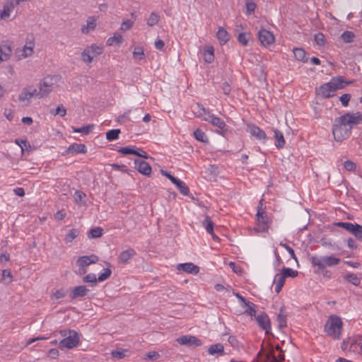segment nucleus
Returning <instances> with one entry per match:
<instances>
[{
    "label": "nucleus",
    "mask_w": 362,
    "mask_h": 362,
    "mask_svg": "<svg viewBox=\"0 0 362 362\" xmlns=\"http://www.w3.org/2000/svg\"><path fill=\"white\" fill-rule=\"evenodd\" d=\"M351 81H345L342 76L333 78L331 81L321 85L319 88H316L315 93L317 95L321 96L323 98H329L335 95L337 90L344 88V83L350 84Z\"/></svg>",
    "instance_id": "1"
},
{
    "label": "nucleus",
    "mask_w": 362,
    "mask_h": 362,
    "mask_svg": "<svg viewBox=\"0 0 362 362\" xmlns=\"http://www.w3.org/2000/svg\"><path fill=\"white\" fill-rule=\"evenodd\" d=\"M344 117L335 118L332 125V134L337 142H342L347 139L351 134V127L348 126L344 121Z\"/></svg>",
    "instance_id": "2"
},
{
    "label": "nucleus",
    "mask_w": 362,
    "mask_h": 362,
    "mask_svg": "<svg viewBox=\"0 0 362 362\" xmlns=\"http://www.w3.org/2000/svg\"><path fill=\"white\" fill-rule=\"evenodd\" d=\"M343 322L341 319L335 315L329 317L324 327V331L327 336L333 339H339L341 335Z\"/></svg>",
    "instance_id": "3"
},
{
    "label": "nucleus",
    "mask_w": 362,
    "mask_h": 362,
    "mask_svg": "<svg viewBox=\"0 0 362 362\" xmlns=\"http://www.w3.org/2000/svg\"><path fill=\"white\" fill-rule=\"evenodd\" d=\"M193 111L197 117H202L203 115H208V117H204L202 119L210 122L213 126L217 127L221 130L226 129V124L225 122L214 115H211L201 104L197 103L194 107Z\"/></svg>",
    "instance_id": "4"
},
{
    "label": "nucleus",
    "mask_w": 362,
    "mask_h": 362,
    "mask_svg": "<svg viewBox=\"0 0 362 362\" xmlns=\"http://www.w3.org/2000/svg\"><path fill=\"white\" fill-rule=\"evenodd\" d=\"M60 334L64 338L59 343V347L61 349H71L77 346L80 341L79 334L77 332L72 329H65L60 332Z\"/></svg>",
    "instance_id": "5"
},
{
    "label": "nucleus",
    "mask_w": 362,
    "mask_h": 362,
    "mask_svg": "<svg viewBox=\"0 0 362 362\" xmlns=\"http://www.w3.org/2000/svg\"><path fill=\"white\" fill-rule=\"evenodd\" d=\"M257 226L255 228L257 232L265 233L267 231L270 225V219L266 214L263 208V199H260L257 207V213L256 214Z\"/></svg>",
    "instance_id": "6"
},
{
    "label": "nucleus",
    "mask_w": 362,
    "mask_h": 362,
    "mask_svg": "<svg viewBox=\"0 0 362 362\" xmlns=\"http://www.w3.org/2000/svg\"><path fill=\"white\" fill-rule=\"evenodd\" d=\"M340 259L332 256H325L322 257H312L311 263L317 266L319 269H324L326 267H332L340 262Z\"/></svg>",
    "instance_id": "7"
},
{
    "label": "nucleus",
    "mask_w": 362,
    "mask_h": 362,
    "mask_svg": "<svg viewBox=\"0 0 362 362\" xmlns=\"http://www.w3.org/2000/svg\"><path fill=\"white\" fill-rule=\"evenodd\" d=\"M56 83V76H47L45 77L41 80L39 84V89H40V94L41 95H45V97L47 96V95L53 90Z\"/></svg>",
    "instance_id": "8"
},
{
    "label": "nucleus",
    "mask_w": 362,
    "mask_h": 362,
    "mask_svg": "<svg viewBox=\"0 0 362 362\" xmlns=\"http://www.w3.org/2000/svg\"><path fill=\"white\" fill-rule=\"evenodd\" d=\"M176 341L181 345L187 346H200L202 342L197 337L192 335H184L178 337Z\"/></svg>",
    "instance_id": "9"
},
{
    "label": "nucleus",
    "mask_w": 362,
    "mask_h": 362,
    "mask_svg": "<svg viewBox=\"0 0 362 362\" xmlns=\"http://www.w3.org/2000/svg\"><path fill=\"white\" fill-rule=\"evenodd\" d=\"M13 52V42L5 41L0 45V61H7Z\"/></svg>",
    "instance_id": "10"
},
{
    "label": "nucleus",
    "mask_w": 362,
    "mask_h": 362,
    "mask_svg": "<svg viewBox=\"0 0 362 362\" xmlns=\"http://www.w3.org/2000/svg\"><path fill=\"white\" fill-rule=\"evenodd\" d=\"M341 117H344V121L348 126L353 127V125L362 123V113L357 112L356 113L347 112Z\"/></svg>",
    "instance_id": "11"
},
{
    "label": "nucleus",
    "mask_w": 362,
    "mask_h": 362,
    "mask_svg": "<svg viewBox=\"0 0 362 362\" xmlns=\"http://www.w3.org/2000/svg\"><path fill=\"white\" fill-rule=\"evenodd\" d=\"M258 38L264 46L270 45L274 42V35L265 29H262L258 32Z\"/></svg>",
    "instance_id": "12"
},
{
    "label": "nucleus",
    "mask_w": 362,
    "mask_h": 362,
    "mask_svg": "<svg viewBox=\"0 0 362 362\" xmlns=\"http://www.w3.org/2000/svg\"><path fill=\"white\" fill-rule=\"evenodd\" d=\"M255 317L259 326L265 330L266 334H269L271 330V325L268 315L265 313H262Z\"/></svg>",
    "instance_id": "13"
},
{
    "label": "nucleus",
    "mask_w": 362,
    "mask_h": 362,
    "mask_svg": "<svg viewBox=\"0 0 362 362\" xmlns=\"http://www.w3.org/2000/svg\"><path fill=\"white\" fill-rule=\"evenodd\" d=\"M247 131L250 134L259 140H265L267 139L266 133L255 124L247 125Z\"/></svg>",
    "instance_id": "14"
},
{
    "label": "nucleus",
    "mask_w": 362,
    "mask_h": 362,
    "mask_svg": "<svg viewBox=\"0 0 362 362\" xmlns=\"http://www.w3.org/2000/svg\"><path fill=\"white\" fill-rule=\"evenodd\" d=\"M98 261V257L95 255H91L90 256L80 257L77 259L76 264L79 267H87L91 264L96 263Z\"/></svg>",
    "instance_id": "15"
},
{
    "label": "nucleus",
    "mask_w": 362,
    "mask_h": 362,
    "mask_svg": "<svg viewBox=\"0 0 362 362\" xmlns=\"http://www.w3.org/2000/svg\"><path fill=\"white\" fill-rule=\"evenodd\" d=\"M135 168L141 174L144 175H150L151 173V165L144 160H135Z\"/></svg>",
    "instance_id": "16"
},
{
    "label": "nucleus",
    "mask_w": 362,
    "mask_h": 362,
    "mask_svg": "<svg viewBox=\"0 0 362 362\" xmlns=\"http://www.w3.org/2000/svg\"><path fill=\"white\" fill-rule=\"evenodd\" d=\"M177 269L178 270H182L186 273L197 274L199 272V268L198 266L194 264L193 263H183L179 264L177 266Z\"/></svg>",
    "instance_id": "17"
},
{
    "label": "nucleus",
    "mask_w": 362,
    "mask_h": 362,
    "mask_svg": "<svg viewBox=\"0 0 362 362\" xmlns=\"http://www.w3.org/2000/svg\"><path fill=\"white\" fill-rule=\"evenodd\" d=\"M134 255H136V252L134 249L129 248L124 250L117 257L118 262L122 264H127L128 260Z\"/></svg>",
    "instance_id": "18"
},
{
    "label": "nucleus",
    "mask_w": 362,
    "mask_h": 362,
    "mask_svg": "<svg viewBox=\"0 0 362 362\" xmlns=\"http://www.w3.org/2000/svg\"><path fill=\"white\" fill-rule=\"evenodd\" d=\"M88 292V289L85 286H78L74 287L71 293L70 297L71 299H75L78 297L85 296Z\"/></svg>",
    "instance_id": "19"
},
{
    "label": "nucleus",
    "mask_w": 362,
    "mask_h": 362,
    "mask_svg": "<svg viewBox=\"0 0 362 362\" xmlns=\"http://www.w3.org/2000/svg\"><path fill=\"white\" fill-rule=\"evenodd\" d=\"M16 6L11 2L6 3L2 11H0V20L8 18L11 12L14 9Z\"/></svg>",
    "instance_id": "20"
},
{
    "label": "nucleus",
    "mask_w": 362,
    "mask_h": 362,
    "mask_svg": "<svg viewBox=\"0 0 362 362\" xmlns=\"http://www.w3.org/2000/svg\"><path fill=\"white\" fill-rule=\"evenodd\" d=\"M216 36L220 42L223 44L226 43L230 39V35L226 30L222 27L218 28Z\"/></svg>",
    "instance_id": "21"
},
{
    "label": "nucleus",
    "mask_w": 362,
    "mask_h": 362,
    "mask_svg": "<svg viewBox=\"0 0 362 362\" xmlns=\"http://www.w3.org/2000/svg\"><path fill=\"white\" fill-rule=\"evenodd\" d=\"M293 52L294 54L295 58L298 60L303 62H307L308 60V58L306 56V52L304 49L301 48H294L293 49Z\"/></svg>",
    "instance_id": "22"
},
{
    "label": "nucleus",
    "mask_w": 362,
    "mask_h": 362,
    "mask_svg": "<svg viewBox=\"0 0 362 362\" xmlns=\"http://www.w3.org/2000/svg\"><path fill=\"white\" fill-rule=\"evenodd\" d=\"M274 137L276 139L275 145L278 148H281L285 145V139L283 134L278 129H274Z\"/></svg>",
    "instance_id": "23"
},
{
    "label": "nucleus",
    "mask_w": 362,
    "mask_h": 362,
    "mask_svg": "<svg viewBox=\"0 0 362 362\" xmlns=\"http://www.w3.org/2000/svg\"><path fill=\"white\" fill-rule=\"evenodd\" d=\"M265 358V362H282L284 361V355L283 354H281L278 357H276L273 350H272L270 353L266 354Z\"/></svg>",
    "instance_id": "24"
},
{
    "label": "nucleus",
    "mask_w": 362,
    "mask_h": 362,
    "mask_svg": "<svg viewBox=\"0 0 362 362\" xmlns=\"http://www.w3.org/2000/svg\"><path fill=\"white\" fill-rule=\"evenodd\" d=\"M285 280H286V278L281 274H277L276 276H275V280H274V282L276 283V286H275V291L279 293L284 284H285Z\"/></svg>",
    "instance_id": "25"
},
{
    "label": "nucleus",
    "mask_w": 362,
    "mask_h": 362,
    "mask_svg": "<svg viewBox=\"0 0 362 362\" xmlns=\"http://www.w3.org/2000/svg\"><path fill=\"white\" fill-rule=\"evenodd\" d=\"M208 352L211 355H214L215 354H219L222 355L224 354V347L220 343L213 344L209 346Z\"/></svg>",
    "instance_id": "26"
},
{
    "label": "nucleus",
    "mask_w": 362,
    "mask_h": 362,
    "mask_svg": "<svg viewBox=\"0 0 362 362\" xmlns=\"http://www.w3.org/2000/svg\"><path fill=\"white\" fill-rule=\"evenodd\" d=\"M277 322L279 323V327L280 329H283L287 326L286 315L284 313V307H281L280 309L279 314L277 316Z\"/></svg>",
    "instance_id": "27"
},
{
    "label": "nucleus",
    "mask_w": 362,
    "mask_h": 362,
    "mask_svg": "<svg viewBox=\"0 0 362 362\" xmlns=\"http://www.w3.org/2000/svg\"><path fill=\"white\" fill-rule=\"evenodd\" d=\"M96 26L95 20L93 17H89L87 21V25H84L81 28L83 33H88L90 30H94Z\"/></svg>",
    "instance_id": "28"
},
{
    "label": "nucleus",
    "mask_w": 362,
    "mask_h": 362,
    "mask_svg": "<svg viewBox=\"0 0 362 362\" xmlns=\"http://www.w3.org/2000/svg\"><path fill=\"white\" fill-rule=\"evenodd\" d=\"M180 190V193L183 195H188L189 193V189L187 185L182 180L177 179L174 183Z\"/></svg>",
    "instance_id": "29"
},
{
    "label": "nucleus",
    "mask_w": 362,
    "mask_h": 362,
    "mask_svg": "<svg viewBox=\"0 0 362 362\" xmlns=\"http://www.w3.org/2000/svg\"><path fill=\"white\" fill-rule=\"evenodd\" d=\"M103 229L100 227H94L91 228L88 233V237L89 238H98L103 235Z\"/></svg>",
    "instance_id": "30"
},
{
    "label": "nucleus",
    "mask_w": 362,
    "mask_h": 362,
    "mask_svg": "<svg viewBox=\"0 0 362 362\" xmlns=\"http://www.w3.org/2000/svg\"><path fill=\"white\" fill-rule=\"evenodd\" d=\"M68 151L78 153H84L86 151V147L84 144H73L69 147Z\"/></svg>",
    "instance_id": "31"
},
{
    "label": "nucleus",
    "mask_w": 362,
    "mask_h": 362,
    "mask_svg": "<svg viewBox=\"0 0 362 362\" xmlns=\"http://www.w3.org/2000/svg\"><path fill=\"white\" fill-rule=\"evenodd\" d=\"M214 49L213 47H206L204 49V61L207 63H211L214 59Z\"/></svg>",
    "instance_id": "32"
},
{
    "label": "nucleus",
    "mask_w": 362,
    "mask_h": 362,
    "mask_svg": "<svg viewBox=\"0 0 362 362\" xmlns=\"http://www.w3.org/2000/svg\"><path fill=\"white\" fill-rule=\"evenodd\" d=\"M32 98V95L30 93V90L27 88H24L22 90L21 93L18 96V100L20 102H25L27 100V105L30 103V100Z\"/></svg>",
    "instance_id": "33"
},
{
    "label": "nucleus",
    "mask_w": 362,
    "mask_h": 362,
    "mask_svg": "<svg viewBox=\"0 0 362 362\" xmlns=\"http://www.w3.org/2000/svg\"><path fill=\"white\" fill-rule=\"evenodd\" d=\"M122 36L120 34L115 33L113 37H110L107 40V45L112 46L114 44L120 45L122 42Z\"/></svg>",
    "instance_id": "34"
},
{
    "label": "nucleus",
    "mask_w": 362,
    "mask_h": 362,
    "mask_svg": "<svg viewBox=\"0 0 362 362\" xmlns=\"http://www.w3.org/2000/svg\"><path fill=\"white\" fill-rule=\"evenodd\" d=\"M88 49L91 53V56H93V58L101 54L103 52V47L98 46L96 45H92L91 46L88 47Z\"/></svg>",
    "instance_id": "35"
},
{
    "label": "nucleus",
    "mask_w": 362,
    "mask_h": 362,
    "mask_svg": "<svg viewBox=\"0 0 362 362\" xmlns=\"http://www.w3.org/2000/svg\"><path fill=\"white\" fill-rule=\"evenodd\" d=\"M81 59L83 62L86 64H90L93 60V56H91V53L90 52L88 47H86L82 52H81Z\"/></svg>",
    "instance_id": "36"
},
{
    "label": "nucleus",
    "mask_w": 362,
    "mask_h": 362,
    "mask_svg": "<svg viewBox=\"0 0 362 362\" xmlns=\"http://www.w3.org/2000/svg\"><path fill=\"white\" fill-rule=\"evenodd\" d=\"M120 132L119 129H111L106 133V139L110 141L116 140L118 139Z\"/></svg>",
    "instance_id": "37"
},
{
    "label": "nucleus",
    "mask_w": 362,
    "mask_h": 362,
    "mask_svg": "<svg viewBox=\"0 0 362 362\" xmlns=\"http://www.w3.org/2000/svg\"><path fill=\"white\" fill-rule=\"evenodd\" d=\"M214 225V223L211 221V218L209 216H206L204 221H203V226L209 233H213Z\"/></svg>",
    "instance_id": "38"
},
{
    "label": "nucleus",
    "mask_w": 362,
    "mask_h": 362,
    "mask_svg": "<svg viewBox=\"0 0 362 362\" xmlns=\"http://www.w3.org/2000/svg\"><path fill=\"white\" fill-rule=\"evenodd\" d=\"M281 274L285 277H291L294 278L298 276V272L296 270H293L291 268L284 267L281 270Z\"/></svg>",
    "instance_id": "39"
},
{
    "label": "nucleus",
    "mask_w": 362,
    "mask_h": 362,
    "mask_svg": "<svg viewBox=\"0 0 362 362\" xmlns=\"http://www.w3.org/2000/svg\"><path fill=\"white\" fill-rule=\"evenodd\" d=\"M250 39V34L249 33H241L238 35V42L243 46L247 45Z\"/></svg>",
    "instance_id": "40"
},
{
    "label": "nucleus",
    "mask_w": 362,
    "mask_h": 362,
    "mask_svg": "<svg viewBox=\"0 0 362 362\" xmlns=\"http://www.w3.org/2000/svg\"><path fill=\"white\" fill-rule=\"evenodd\" d=\"M344 279L354 286H358L361 283L360 279L354 274H349L344 276Z\"/></svg>",
    "instance_id": "41"
},
{
    "label": "nucleus",
    "mask_w": 362,
    "mask_h": 362,
    "mask_svg": "<svg viewBox=\"0 0 362 362\" xmlns=\"http://www.w3.org/2000/svg\"><path fill=\"white\" fill-rule=\"evenodd\" d=\"M93 127V125L90 124V125L83 126L80 128H76V127H72V129H73L74 132L82 133V134L86 135L90 132Z\"/></svg>",
    "instance_id": "42"
},
{
    "label": "nucleus",
    "mask_w": 362,
    "mask_h": 362,
    "mask_svg": "<svg viewBox=\"0 0 362 362\" xmlns=\"http://www.w3.org/2000/svg\"><path fill=\"white\" fill-rule=\"evenodd\" d=\"M159 20L160 16L157 13L153 12L147 19L146 23L148 26H153L158 23Z\"/></svg>",
    "instance_id": "43"
},
{
    "label": "nucleus",
    "mask_w": 362,
    "mask_h": 362,
    "mask_svg": "<svg viewBox=\"0 0 362 362\" xmlns=\"http://www.w3.org/2000/svg\"><path fill=\"white\" fill-rule=\"evenodd\" d=\"M359 241L362 242V226L356 223L351 232Z\"/></svg>",
    "instance_id": "44"
},
{
    "label": "nucleus",
    "mask_w": 362,
    "mask_h": 362,
    "mask_svg": "<svg viewBox=\"0 0 362 362\" xmlns=\"http://www.w3.org/2000/svg\"><path fill=\"white\" fill-rule=\"evenodd\" d=\"M194 136L195 139L199 141H202V142H207L208 141V139L206 138L205 133L199 129H197L194 132Z\"/></svg>",
    "instance_id": "45"
},
{
    "label": "nucleus",
    "mask_w": 362,
    "mask_h": 362,
    "mask_svg": "<svg viewBox=\"0 0 362 362\" xmlns=\"http://www.w3.org/2000/svg\"><path fill=\"white\" fill-rule=\"evenodd\" d=\"M83 281L84 283H90L92 286L96 285L98 282V279H96V276L94 274H88L86 276H83Z\"/></svg>",
    "instance_id": "46"
},
{
    "label": "nucleus",
    "mask_w": 362,
    "mask_h": 362,
    "mask_svg": "<svg viewBox=\"0 0 362 362\" xmlns=\"http://www.w3.org/2000/svg\"><path fill=\"white\" fill-rule=\"evenodd\" d=\"M341 37L344 42L349 43L354 40L355 35L351 31H344L341 34Z\"/></svg>",
    "instance_id": "47"
},
{
    "label": "nucleus",
    "mask_w": 362,
    "mask_h": 362,
    "mask_svg": "<svg viewBox=\"0 0 362 362\" xmlns=\"http://www.w3.org/2000/svg\"><path fill=\"white\" fill-rule=\"evenodd\" d=\"M78 235V232L76 229L74 228L69 230V232L66 235L64 240L66 243H71L74 239H75Z\"/></svg>",
    "instance_id": "48"
},
{
    "label": "nucleus",
    "mask_w": 362,
    "mask_h": 362,
    "mask_svg": "<svg viewBox=\"0 0 362 362\" xmlns=\"http://www.w3.org/2000/svg\"><path fill=\"white\" fill-rule=\"evenodd\" d=\"M245 307H247V309L245 310V313L247 315H250L251 317H252V316L255 317V315H256L255 307H256V305L253 303L249 301L248 305H245Z\"/></svg>",
    "instance_id": "49"
},
{
    "label": "nucleus",
    "mask_w": 362,
    "mask_h": 362,
    "mask_svg": "<svg viewBox=\"0 0 362 362\" xmlns=\"http://www.w3.org/2000/svg\"><path fill=\"white\" fill-rule=\"evenodd\" d=\"M133 57L135 59H142L144 57V49L141 47H136L133 52Z\"/></svg>",
    "instance_id": "50"
},
{
    "label": "nucleus",
    "mask_w": 362,
    "mask_h": 362,
    "mask_svg": "<svg viewBox=\"0 0 362 362\" xmlns=\"http://www.w3.org/2000/svg\"><path fill=\"white\" fill-rule=\"evenodd\" d=\"M314 40H315V42L317 43V45H318L320 46H323L325 44V37L321 33H318L315 34L314 36Z\"/></svg>",
    "instance_id": "51"
},
{
    "label": "nucleus",
    "mask_w": 362,
    "mask_h": 362,
    "mask_svg": "<svg viewBox=\"0 0 362 362\" xmlns=\"http://www.w3.org/2000/svg\"><path fill=\"white\" fill-rule=\"evenodd\" d=\"M135 146H126L122 147L118 149V152L124 154V155H134V153Z\"/></svg>",
    "instance_id": "52"
},
{
    "label": "nucleus",
    "mask_w": 362,
    "mask_h": 362,
    "mask_svg": "<svg viewBox=\"0 0 362 362\" xmlns=\"http://www.w3.org/2000/svg\"><path fill=\"white\" fill-rule=\"evenodd\" d=\"M111 274H112V271L109 268L105 269L104 272L100 274L99 275L98 278L97 279L98 281L101 282V281L106 280L107 279H108L110 276Z\"/></svg>",
    "instance_id": "53"
},
{
    "label": "nucleus",
    "mask_w": 362,
    "mask_h": 362,
    "mask_svg": "<svg viewBox=\"0 0 362 362\" xmlns=\"http://www.w3.org/2000/svg\"><path fill=\"white\" fill-rule=\"evenodd\" d=\"M347 339H349V350L351 351L353 348L354 346H355L356 344H358V343L361 341H362V337L361 336H358V337H349L347 338Z\"/></svg>",
    "instance_id": "54"
},
{
    "label": "nucleus",
    "mask_w": 362,
    "mask_h": 362,
    "mask_svg": "<svg viewBox=\"0 0 362 362\" xmlns=\"http://www.w3.org/2000/svg\"><path fill=\"white\" fill-rule=\"evenodd\" d=\"M51 113L54 115H60L62 117H64L66 114V110L62 105H59L54 111L51 110Z\"/></svg>",
    "instance_id": "55"
},
{
    "label": "nucleus",
    "mask_w": 362,
    "mask_h": 362,
    "mask_svg": "<svg viewBox=\"0 0 362 362\" xmlns=\"http://www.w3.org/2000/svg\"><path fill=\"white\" fill-rule=\"evenodd\" d=\"M351 98V94L349 93H344L339 98V100L341 101V104L344 107H347L349 105V102Z\"/></svg>",
    "instance_id": "56"
},
{
    "label": "nucleus",
    "mask_w": 362,
    "mask_h": 362,
    "mask_svg": "<svg viewBox=\"0 0 362 362\" xmlns=\"http://www.w3.org/2000/svg\"><path fill=\"white\" fill-rule=\"evenodd\" d=\"M21 52H22L21 56L25 58L28 56L32 55L33 49L31 47L24 46L23 49L21 50Z\"/></svg>",
    "instance_id": "57"
},
{
    "label": "nucleus",
    "mask_w": 362,
    "mask_h": 362,
    "mask_svg": "<svg viewBox=\"0 0 362 362\" xmlns=\"http://www.w3.org/2000/svg\"><path fill=\"white\" fill-rule=\"evenodd\" d=\"M133 26V22L130 20L124 21L120 27V30L122 31H127L131 29Z\"/></svg>",
    "instance_id": "58"
},
{
    "label": "nucleus",
    "mask_w": 362,
    "mask_h": 362,
    "mask_svg": "<svg viewBox=\"0 0 362 362\" xmlns=\"http://www.w3.org/2000/svg\"><path fill=\"white\" fill-rule=\"evenodd\" d=\"M2 278L4 279H8L7 284L11 283L13 281V276L10 269H4L2 271Z\"/></svg>",
    "instance_id": "59"
},
{
    "label": "nucleus",
    "mask_w": 362,
    "mask_h": 362,
    "mask_svg": "<svg viewBox=\"0 0 362 362\" xmlns=\"http://www.w3.org/2000/svg\"><path fill=\"white\" fill-rule=\"evenodd\" d=\"M280 245L284 247L288 251V252L290 254L291 258H293V259H295L297 262V257L295 255V252L293 248H291L288 245L282 243H280Z\"/></svg>",
    "instance_id": "60"
},
{
    "label": "nucleus",
    "mask_w": 362,
    "mask_h": 362,
    "mask_svg": "<svg viewBox=\"0 0 362 362\" xmlns=\"http://www.w3.org/2000/svg\"><path fill=\"white\" fill-rule=\"evenodd\" d=\"M134 155L137 156L139 157L143 158H148V156L147 153L141 148H136L134 149Z\"/></svg>",
    "instance_id": "61"
},
{
    "label": "nucleus",
    "mask_w": 362,
    "mask_h": 362,
    "mask_svg": "<svg viewBox=\"0 0 362 362\" xmlns=\"http://www.w3.org/2000/svg\"><path fill=\"white\" fill-rule=\"evenodd\" d=\"M344 168L349 171H353L356 169V164L351 161V160H346L344 163Z\"/></svg>",
    "instance_id": "62"
},
{
    "label": "nucleus",
    "mask_w": 362,
    "mask_h": 362,
    "mask_svg": "<svg viewBox=\"0 0 362 362\" xmlns=\"http://www.w3.org/2000/svg\"><path fill=\"white\" fill-rule=\"evenodd\" d=\"M86 197V194L81 192V191H79V190H77L75 192V194H74V201L76 202V203H79L82 201V199Z\"/></svg>",
    "instance_id": "63"
},
{
    "label": "nucleus",
    "mask_w": 362,
    "mask_h": 362,
    "mask_svg": "<svg viewBox=\"0 0 362 362\" xmlns=\"http://www.w3.org/2000/svg\"><path fill=\"white\" fill-rule=\"evenodd\" d=\"M124 350H115L112 351V356L114 358L121 359L125 356Z\"/></svg>",
    "instance_id": "64"
}]
</instances>
